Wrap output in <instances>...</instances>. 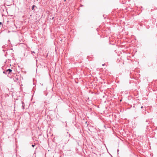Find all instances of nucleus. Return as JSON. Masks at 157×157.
<instances>
[{
    "label": "nucleus",
    "mask_w": 157,
    "mask_h": 157,
    "mask_svg": "<svg viewBox=\"0 0 157 157\" xmlns=\"http://www.w3.org/2000/svg\"><path fill=\"white\" fill-rule=\"evenodd\" d=\"M13 79L14 82H18L19 81V78H20L19 75H15L13 76Z\"/></svg>",
    "instance_id": "nucleus-1"
},
{
    "label": "nucleus",
    "mask_w": 157,
    "mask_h": 157,
    "mask_svg": "<svg viewBox=\"0 0 157 157\" xmlns=\"http://www.w3.org/2000/svg\"><path fill=\"white\" fill-rule=\"evenodd\" d=\"M67 140H66L64 142V143L65 144H66L67 143V142L69 140V138L70 137V134L68 133V132H67Z\"/></svg>",
    "instance_id": "nucleus-2"
},
{
    "label": "nucleus",
    "mask_w": 157,
    "mask_h": 157,
    "mask_svg": "<svg viewBox=\"0 0 157 157\" xmlns=\"http://www.w3.org/2000/svg\"><path fill=\"white\" fill-rule=\"evenodd\" d=\"M6 72H8V74H10L12 71V70L10 69H8L6 71Z\"/></svg>",
    "instance_id": "nucleus-3"
},
{
    "label": "nucleus",
    "mask_w": 157,
    "mask_h": 157,
    "mask_svg": "<svg viewBox=\"0 0 157 157\" xmlns=\"http://www.w3.org/2000/svg\"><path fill=\"white\" fill-rule=\"evenodd\" d=\"M21 102H22V108L23 109H25V104L22 101Z\"/></svg>",
    "instance_id": "nucleus-4"
},
{
    "label": "nucleus",
    "mask_w": 157,
    "mask_h": 157,
    "mask_svg": "<svg viewBox=\"0 0 157 157\" xmlns=\"http://www.w3.org/2000/svg\"><path fill=\"white\" fill-rule=\"evenodd\" d=\"M35 5H33L32 6V10H33L34 9V8L35 7Z\"/></svg>",
    "instance_id": "nucleus-5"
},
{
    "label": "nucleus",
    "mask_w": 157,
    "mask_h": 157,
    "mask_svg": "<svg viewBox=\"0 0 157 157\" xmlns=\"http://www.w3.org/2000/svg\"><path fill=\"white\" fill-rule=\"evenodd\" d=\"M7 72H6V71H3V73L4 74H7Z\"/></svg>",
    "instance_id": "nucleus-6"
},
{
    "label": "nucleus",
    "mask_w": 157,
    "mask_h": 157,
    "mask_svg": "<svg viewBox=\"0 0 157 157\" xmlns=\"http://www.w3.org/2000/svg\"><path fill=\"white\" fill-rule=\"evenodd\" d=\"M35 144H32V146L33 147H34L35 146Z\"/></svg>",
    "instance_id": "nucleus-7"
},
{
    "label": "nucleus",
    "mask_w": 157,
    "mask_h": 157,
    "mask_svg": "<svg viewBox=\"0 0 157 157\" xmlns=\"http://www.w3.org/2000/svg\"><path fill=\"white\" fill-rule=\"evenodd\" d=\"M31 52L32 53H35V52H34V51H31Z\"/></svg>",
    "instance_id": "nucleus-8"
},
{
    "label": "nucleus",
    "mask_w": 157,
    "mask_h": 157,
    "mask_svg": "<svg viewBox=\"0 0 157 157\" xmlns=\"http://www.w3.org/2000/svg\"><path fill=\"white\" fill-rule=\"evenodd\" d=\"M2 24V23L1 22H0V25H1Z\"/></svg>",
    "instance_id": "nucleus-9"
},
{
    "label": "nucleus",
    "mask_w": 157,
    "mask_h": 157,
    "mask_svg": "<svg viewBox=\"0 0 157 157\" xmlns=\"http://www.w3.org/2000/svg\"><path fill=\"white\" fill-rule=\"evenodd\" d=\"M143 108V106H142L141 107V108L142 109Z\"/></svg>",
    "instance_id": "nucleus-10"
},
{
    "label": "nucleus",
    "mask_w": 157,
    "mask_h": 157,
    "mask_svg": "<svg viewBox=\"0 0 157 157\" xmlns=\"http://www.w3.org/2000/svg\"><path fill=\"white\" fill-rule=\"evenodd\" d=\"M104 65H105V64H103L102 65L103 66H104Z\"/></svg>",
    "instance_id": "nucleus-11"
},
{
    "label": "nucleus",
    "mask_w": 157,
    "mask_h": 157,
    "mask_svg": "<svg viewBox=\"0 0 157 157\" xmlns=\"http://www.w3.org/2000/svg\"><path fill=\"white\" fill-rule=\"evenodd\" d=\"M119 151V150H118V149L117 150V151Z\"/></svg>",
    "instance_id": "nucleus-12"
}]
</instances>
